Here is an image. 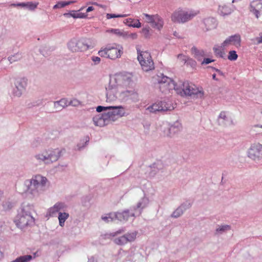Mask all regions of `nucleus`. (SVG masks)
<instances>
[{
  "mask_svg": "<svg viewBox=\"0 0 262 262\" xmlns=\"http://www.w3.org/2000/svg\"><path fill=\"white\" fill-rule=\"evenodd\" d=\"M106 101L114 102L118 101L121 103H136L139 101L138 93L135 90L122 89L105 93Z\"/></svg>",
  "mask_w": 262,
  "mask_h": 262,
  "instance_id": "1",
  "label": "nucleus"
},
{
  "mask_svg": "<svg viewBox=\"0 0 262 262\" xmlns=\"http://www.w3.org/2000/svg\"><path fill=\"white\" fill-rule=\"evenodd\" d=\"M132 74L127 72L119 73L111 76L108 85L105 87V93L127 88L132 83Z\"/></svg>",
  "mask_w": 262,
  "mask_h": 262,
  "instance_id": "2",
  "label": "nucleus"
},
{
  "mask_svg": "<svg viewBox=\"0 0 262 262\" xmlns=\"http://www.w3.org/2000/svg\"><path fill=\"white\" fill-rule=\"evenodd\" d=\"M34 209V206L32 204L24 203L21 205L14 219L17 227L23 229L34 224V219L32 215Z\"/></svg>",
  "mask_w": 262,
  "mask_h": 262,
  "instance_id": "3",
  "label": "nucleus"
},
{
  "mask_svg": "<svg viewBox=\"0 0 262 262\" xmlns=\"http://www.w3.org/2000/svg\"><path fill=\"white\" fill-rule=\"evenodd\" d=\"M47 182V178L40 174L33 176L31 179L26 180L24 182L26 192L33 197L38 196L43 190Z\"/></svg>",
  "mask_w": 262,
  "mask_h": 262,
  "instance_id": "4",
  "label": "nucleus"
},
{
  "mask_svg": "<svg viewBox=\"0 0 262 262\" xmlns=\"http://www.w3.org/2000/svg\"><path fill=\"white\" fill-rule=\"evenodd\" d=\"M199 12L197 10L179 8L172 13L171 20L174 23L185 24L192 20Z\"/></svg>",
  "mask_w": 262,
  "mask_h": 262,
  "instance_id": "5",
  "label": "nucleus"
},
{
  "mask_svg": "<svg viewBox=\"0 0 262 262\" xmlns=\"http://www.w3.org/2000/svg\"><path fill=\"white\" fill-rule=\"evenodd\" d=\"M175 91L182 96H188L193 98H202L204 95L203 91L188 81H180L177 84Z\"/></svg>",
  "mask_w": 262,
  "mask_h": 262,
  "instance_id": "6",
  "label": "nucleus"
},
{
  "mask_svg": "<svg viewBox=\"0 0 262 262\" xmlns=\"http://www.w3.org/2000/svg\"><path fill=\"white\" fill-rule=\"evenodd\" d=\"M28 83V80L26 77L16 78L14 82V85L10 90L11 96L13 97H20L26 91Z\"/></svg>",
  "mask_w": 262,
  "mask_h": 262,
  "instance_id": "7",
  "label": "nucleus"
},
{
  "mask_svg": "<svg viewBox=\"0 0 262 262\" xmlns=\"http://www.w3.org/2000/svg\"><path fill=\"white\" fill-rule=\"evenodd\" d=\"M157 77L159 89L162 93H166L170 90H176L178 83H176L171 78L162 73L158 75Z\"/></svg>",
  "mask_w": 262,
  "mask_h": 262,
  "instance_id": "8",
  "label": "nucleus"
},
{
  "mask_svg": "<svg viewBox=\"0 0 262 262\" xmlns=\"http://www.w3.org/2000/svg\"><path fill=\"white\" fill-rule=\"evenodd\" d=\"M138 60L144 71L148 72L154 69V63L149 52L145 51L138 53Z\"/></svg>",
  "mask_w": 262,
  "mask_h": 262,
  "instance_id": "9",
  "label": "nucleus"
},
{
  "mask_svg": "<svg viewBox=\"0 0 262 262\" xmlns=\"http://www.w3.org/2000/svg\"><path fill=\"white\" fill-rule=\"evenodd\" d=\"M143 15L145 18V21L149 24L152 28L159 31L163 29L164 21L160 15L158 14L150 15L147 13H143Z\"/></svg>",
  "mask_w": 262,
  "mask_h": 262,
  "instance_id": "10",
  "label": "nucleus"
},
{
  "mask_svg": "<svg viewBox=\"0 0 262 262\" xmlns=\"http://www.w3.org/2000/svg\"><path fill=\"white\" fill-rule=\"evenodd\" d=\"M174 107L170 101L163 100L157 101L148 106L146 110L149 113H156L157 112H165L173 110Z\"/></svg>",
  "mask_w": 262,
  "mask_h": 262,
  "instance_id": "11",
  "label": "nucleus"
},
{
  "mask_svg": "<svg viewBox=\"0 0 262 262\" xmlns=\"http://www.w3.org/2000/svg\"><path fill=\"white\" fill-rule=\"evenodd\" d=\"M249 158L256 162L262 160V144L259 143L251 144L247 151Z\"/></svg>",
  "mask_w": 262,
  "mask_h": 262,
  "instance_id": "12",
  "label": "nucleus"
},
{
  "mask_svg": "<svg viewBox=\"0 0 262 262\" xmlns=\"http://www.w3.org/2000/svg\"><path fill=\"white\" fill-rule=\"evenodd\" d=\"M68 49L72 52H83L84 51L82 38H72L67 43Z\"/></svg>",
  "mask_w": 262,
  "mask_h": 262,
  "instance_id": "13",
  "label": "nucleus"
},
{
  "mask_svg": "<svg viewBox=\"0 0 262 262\" xmlns=\"http://www.w3.org/2000/svg\"><path fill=\"white\" fill-rule=\"evenodd\" d=\"M117 220L121 222H126L129 219L134 220V217L139 216L135 214V210L133 207L129 209H125L122 212H116Z\"/></svg>",
  "mask_w": 262,
  "mask_h": 262,
  "instance_id": "14",
  "label": "nucleus"
},
{
  "mask_svg": "<svg viewBox=\"0 0 262 262\" xmlns=\"http://www.w3.org/2000/svg\"><path fill=\"white\" fill-rule=\"evenodd\" d=\"M241 46V37L238 34H235L230 36L223 42V46L226 48L234 46L239 48Z\"/></svg>",
  "mask_w": 262,
  "mask_h": 262,
  "instance_id": "15",
  "label": "nucleus"
},
{
  "mask_svg": "<svg viewBox=\"0 0 262 262\" xmlns=\"http://www.w3.org/2000/svg\"><path fill=\"white\" fill-rule=\"evenodd\" d=\"M182 127L181 123L179 121H177L164 129V135L165 136L171 137L175 134L180 132Z\"/></svg>",
  "mask_w": 262,
  "mask_h": 262,
  "instance_id": "16",
  "label": "nucleus"
},
{
  "mask_svg": "<svg viewBox=\"0 0 262 262\" xmlns=\"http://www.w3.org/2000/svg\"><path fill=\"white\" fill-rule=\"evenodd\" d=\"M234 9L235 7L233 5L223 3L219 5L217 13L221 16L225 17L230 15L234 11Z\"/></svg>",
  "mask_w": 262,
  "mask_h": 262,
  "instance_id": "17",
  "label": "nucleus"
},
{
  "mask_svg": "<svg viewBox=\"0 0 262 262\" xmlns=\"http://www.w3.org/2000/svg\"><path fill=\"white\" fill-rule=\"evenodd\" d=\"M67 207L65 203L58 202L56 203L52 207L49 208L47 213L51 216H54L57 213L64 211Z\"/></svg>",
  "mask_w": 262,
  "mask_h": 262,
  "instance_id": "18",
  "label": "nucleus"
},
{
  "mask_svg": "<svg viewBox=\"0 0 262 262\" xmlns=\"http://www.w3.org/2000/svg\"><path fill=\"white\" fill-rule=\"evenodd\" d=\"M191 206V204L189 201H186L178 207L171 214V216L173 218H178L181 216L184 212Z\"/></svg>",
  "mask_w": 262,
  "mask_h": 262,
  "instance_id": "19",
  "label": "nucleus"
},
{
  "mask_svg": "<svg viewBox=\"0 0 262 262\" xmlns=\"http://www.w3.org/2000/svg\"><path fill=\"white\" fill-rule=\"evenodd\" d=\"M46 152L48 164L57 161L60 157L61 150L58 148L49 149Z\"/></svg>",
  "mask_w": 262,
  "mask_h": 262,
  "instance_id": "20",
  "label": "nucleus"
},
{
  "mask_svg": "<svg viewBox=\"0 0 262 262\" xmlns=\"http://www.w3.org/2000/svg\"><path fill=\"white\" fill-rule=\"evenodd\" d=\"M250 11L258 18L262 11V0H254L250 3Z\"/></svg>",
  "mask_w": 262,
  "mask_h": 262,
  "instance_id": "21",
  "label": "nucleus"
},
{
  "mask_svg": "<svg viewBox=\"0 0 262 262\" xmlns=\"http://www.w3.org/2000/svg\"><path fill=\"white\" fill-rule=\"evenodd\" d=\"M122 53V48L121 47L117 48L110 45L108 46V58L115 59L120 57Z\"/></svg>",
  "mask_w": 262,
  "mask_h": 262,
  "instance_id": "22",
  "label": "nucleus"
},
{
  "mask_svg": "<svg viewBox=\"0 0 262 262\" xmlns=\"http://www.w3.org/2000/svg\"><path fill=\"white\" fill-rule=\"evenodd\" d=\"M149 203V199L146 197L142 198L137 204L136 206H133L135 210V214L140 215L142 210L146 208Z\"/></svg>",
  "mask_w": 262,
  "mask_h": 262,
  "instance_id": "23",
  "label": "nucleus"
},
{
  "mask_svg": "<svg viewBox=\"0 0 262 262\" xmlns=\"http://www.w3.org/2000/svg\"><path fill=\"white\" fill-rule=\"evenodd\" d=\"M93 121L95 126L102 127L107 124V122L103 113L98 114L94 116L93 118Z\"/></svg>",
  "mask_w": 262,
  "mask_h": 262,
  "instance_id": "24",
  "label": "nucleus"
},
{
  "mask_svg": "<svg viewBox=\"0 0 262 262\" xmlns=\"http://www.w3.org/2000/svg\"><path fill=\"white\" fill-rule=\"evenodd\" d=\"M83 7L81 8L79 10L75 11L72 10L68 13L63 14V16L66 17H72L74 18H85L87 17L88 15L86 13L80 12V11L83 10Z\"/></svg>",
  "mask_w": 262,
  "mask_h": 262,
  "instance_id": "25",
  "label": "nucleus"
},
{
  "mask_svg": "<svg viewBox=\"0 0 262 262\" xmlns=\"http://www.w3.org/2000/svg\"><path fill=\"white\" fill-rule=\"evenodd\" d=\"M203 23L206 31H209L216 28L217 21L215 18L209 17L203 20Z\"/></svg>",
  "mask_w": 262,
  "mask_h": 262,
  "instance_id": "26",
  "label": "nucleus"
},
{
  "mask_svg": "<svg viewBox=\"0 0 262 262\" xmlns=\"http://www.w3.org/2000/svg\"><path fill=\"white\" fill-rule=\"evenodd\" d=\"M111 107L112 108L111 110L113 111L115 117H116V120L119 117H122L125 116V108L122 105L111 106Z\"/></svg>",
  "mask_w": 262,
  "mask_h": 262,
  "instance_id": "27",
  "label": "nucleus"
},
{
  "mask_svg": "<svg viewBox=\"0 0 262 262\" xmlns=\"http://www.w3.org/2000/svg\"><path fill=\"white\" fill-rule=\"evenodd\" d=\"M69 105L68 100L66 98L61 99L54 102V107L56 111H60Z\"/></svg>",
  "mask_w": 262,
  "mask_h": 262,
  "instance_id": "28",
  "label": "nucleus"
},
{
  "mask_svg": "<svg viewBox=\"0 0 262 262\" xmlns=\"http://www.w3.org/2000/svg\"><path fill=\"white\" fill-rule=\"evenodd\" d=\"M84 51L91 49L96 45V41L93 38H82Z\"/></svg>",
  "mask_w": 262,
  "mask_h": 262,
  "instance_id": "29",
  "label": "nucleus"
},
{
  "mask_svg": "<svg viewBox=\"0 0 262 262\" xmlns=\"http://www.w3.org/2000/svg\"><path fill=\"white\" fill-rule=\"evenodd\" d=\"M123 23L129 27L133 28H140L141 27V23L139 19H135L132 18L124 19Z\"/></svg>",
  "mask_w": 262,
  "mask_h": 262,
  "instance_id": "30",
  "label": "nucleus"
},
{
  "mask_svg": "<svg viewBox=\"0 0 262 262\" xmlns=\"http://www.w3.org/2000/svg\"><path fill=\"white\" fill-rule=\"evenodd\" d=\"M191 52L199 61H202V58L205 55V52L203 50L199 49L195 47L191 48Z\"/></svg>",
  "mask_w": 262,
  "mask_h": 262,
  "instance_id": "31",
  "label": "nucleus"
},
{
  "mask_svg": "<svg viewBox=\"0 0 262 262\" xmlns=\"http://www.w3.org/2000/svg\"><path fill=\"white\" fill-rule=\"evenodd\" d=\"M38 3H33L31 2L27 3H18V6L25 8L28 10L33 11L37 7Z\"/></svg>",
  "mask_w": 262,
  "mask_h": 262,
  "instance_id": "32",
  "label": "nucleus"
},
{
  "mask_svg": "<svg viewBox=\"0 0 262 262\" xmlns=\"http://www.w3.org/2000/svg\"><path fill=\"white\" fill-rule=\"evenodd\" d=\"M112 108L110 106H108L106 112H103V114L107 121L109 123L110 121L114 122L116 120V117L113 113Z\"/></svg>",
  "mask_w": 262,
  "mask_h": 262,
  "instance_id": "33",
  "label": "nucleus"
},
{
  "mask_svg": "<svg viewBox=\"0 0 262 262\" xmlns=\"http://www.w3.org/2000/svg\"><path fill=\"white\" fill-rule=\"evenodd\" d=\"M230 230H231V226L230 225H217L215 231V234L216 235H221L227 232L228 231H229Z\"/></svg>",
  "mask_w": 262,
  "mask_h": 262,
  "instance_id": "34",
  "label": "nucleus"
},
{
  "mask_svg": "<svg viewBox=\"0 0 262 262\" xmlns=\"http://www.w3.org/2000/svg\"><path fill=\"white\" fill-rule=\"evenodd\" d=\"M47 155L46 150H45L36 154L34 157L39 162H44L46 164H48Z\"/></svg>",
  "mask_w": 262,
  "mask_h": 262,
  "instance_id": "35",
  "label": "nucleus"
},
{
  "mask_svg": "<svg viewBox=\"0 0 262 262\" xmlns=\"http://www.w3.org/2000/svg\"><path fill=\"white\" fill-rule=\"evenodd\" d=\"M69 214L66 212H59L58 213V219L59 221V225L63 227L64 226L66 221L69 217Z\"/></svg>",
  "mask_w": 262,
  "mask_h": 262,
  "instance_id": "36",
  "label": "nucleus"
},
{
  "mask_svg": "<svg viewBox=\"0 0 262 262\" xmlns=\"http://www.w3.org/2000/svg\"><path fill=\"white\" fill-rule=\"evenodd\" d=\"M228 118L227 117L225 112H222L219 117L218 122L220 125H226L228 124Z\"/></svg>",
  "mask_w": 262,
  "mask_h": 262,
  "instance_id": "37",
  "label": "nucleus"
},
{
  "mask_svg": "<svg viewBox=\"0 0 262 262\" xmlns=\"http://www.w3.org/2000/svg\"><path fill=\"white\" fill-rule=\"evenodd\" d=\"M137 233V231H133L125 234L124 235L126 237L127 243L134 242L136 239Z\"/></svg>",
  "mask_w": 262,
  "mask_h": 262,
  "instance_id": "38",
  "label": "nucleus"
},
{
  "mask_svg": "<svg viewBox=\"0 0 262 262\" xmlns=\"http://www.w3.org/2000/svg\"><path fill=\"white\" fill-rule=\"evenodd\" d=\"M225 48H226V47L223 46L222 43L221 45H215L213 48V50L216 55L222 57L223 55V50Z\"/></svg>",
  "mask_w": 262,
  "mask_h": 262,
  "instance_id": "39",
  "label": "nucleus"
},
{
  "mask_svg": "<svg viewBox=\"0 0 262 262\" xmlns=\"http://www.w3.org/2000/svg\"><path fill=\"white\" fill-rule=\"evenodd\" d=\"M14 202L10 200V199H6L3 201L2 206L5 210L11 209L14 205Z\"/></svg>",
  "mask_w": 262,
  "mask_h": 262,
  "instance_id": "40",
  "label": "nucleus"
},
{
  "mask_svg": "<svg viewBox=\"0 0 262 262\" xmlns=\"http://www.w3.org/2000/svg\"><path fill=\"white\" fill-rule=\"evenodd\" d=\"M101 219L106 223L112 222L115 220H117L116 213L115 212L110 213L104 216H102Z\"/></svg>",
  "mask_w": 262,
  "mask_h": 262,
  "instance_id": "41",
  "label": "nucleus"
},
{
  "mask_svg": "<svg viewBox=\"0 0 262 262\" xmlns=\"http://www.w3.org/2000/svg\"><path fill=\"white\" fill-rule=\"evenodd\" d=\"M114 242L116 244L120 246L124 245L127 243L126 237L125 236L124 234L122 236L115 238Z\"/></svg>",
  "mask_w": 262,
  "mask_h": 262,
  "instance_id": "42",
  "label": "nucleus"
},
{
  "mask_svg": "<svg viewBox=\"0 0 262 262\" xmlns=\"http://www.w3.org/2000/svg\"><path fill=\"white\" fill-rule=\"evenodd\" d=\"M151 29L148 26L144 27L142 30L141 33L143 35L144 37L146 38H149L151 35Z\"/></svg>",
  "mask_w": 262,
  "mask_h": 262,
  "instance_id": "43",
  "label": "nucleus"
},
{
  "mask_svg": "<svg viewBox=\"0 0 262 262\" xmlns=\"http://www.w3.org/2000/svg\"><path fill=\"white\" fill-rule=\"evenodd\" d=\"M107 33H113L118 36L121 37L123 38V36L125 35V31L120 30L119 29H111L106 30Z\"/></svg>",
  "mask_w": 262,
  "mask_h": 262,
  "instance_id": "44",
  "label": "nucleus"
},
{
  "mask_svg": "<svg viewBox=\"0 0 262 262\" xmlns=\"http://www.w3.org/2000/svg\"><path fill=\"white\" fill-rule=\"evenodd\" d=\"M74 3L73 1H68V2H64V1H60L58 2L56 5H55L53 6V9H59L63 8L69 5L72 4Z\"/></svg>",
  "mask_w": 262,
  "mask_h": 262,
  "instance_id": "45",
  "label": "nucleus"
},
{
  "mask_svg": "<svg viewBox=\"0 0 262 262\" xmlns=\"http://www.w3.org/2000/svg\"><path fill=\"white\" fill-rule=\"evenodd\" d=\"M89 142V137H86L83 140H81L80 142L77 145V149L81 150L83 149Z\"/></svg>",
  "mask_w": 262,
  "mask_h": 262,
  "instance_id": "46",
  "label": "nucleus"
},
{
  "mask_svg": "<svg viewBox=\"0 0 262 262\" xmlns=\"http://www.w3.org/2000/svg\"><path fill=\"white\" fill-rule=\"evenodd\" d=\"M21 55L20 53H17L13 55L8 57V59L10 63L17 61L21 58Z\"/></svg>",
  "mask_w": 262,
  "mask_h": 262,
  "instance_id": "47",
  "label": "nucleus"
},
{
  "mask_svg": "<svg viewBox=\"0 0 262 262\" xmlns=\"http://www.w3.org/2000/svg\"><path fill=\"white\" fill-rule=\"evenodd\" d=\"M123 232H124L123 230L119 229L118 231H117L116 232L110 233H106L102 236L103 238H104L105 239H110V238H112V237L115 236L117 234L121 233Z\"/></svg>",
  "mask_w": 262,
  "mask_h": 262,
  "instance_id": "48",
  "label": "nucleus"
},
{
  "mask_svg": "<svg viewBox=\"0 0 262 262\" xmlns=\"http://www.w3.org/2000/svg\"><path fill=\"white\" fill-rule=\"evenodd\" d=\"M238 55L235 51L232 50L229 52L228 59L230 61H235L237 59Z\"/></svg>",
  "mask_w": 262,
  "mask_h": 262,
  "instance_id": "49",
  "label": "nucleus"
},
{
  "mask_svg": "<svg viewBox=\"0 0 262 262\" xmlns=\"http://www.w3.org/2000/svg\"><path fill=\"white\" fill-rule=\"evenodd\" d=\"M128 14H111V13H107L106 14V17L107 19H109L113 18H118V17H127L129 15Z\"/></svg>",
  "mask_w": 262,
  "mask_h": 262,
  "instance_id": "50",
  "label": "nucleus"
},
{
  "mask_svg": "<svg viewBox=\"0 0 262 262\" xmlns=\"http://www.w3.org/2000/svg\"><path fill=\"white\" fill-rule=\"evenodd\" d=\"M164 167V165L161 161H157L153 164L152 166L154 169H157L158 170L163 169Z\"/></svg>",
  "mask_w": 262,
  "mask_h": 262,
  "instance_id": "51",
  "label": "nucleus"
},
{
  "mask_svg": "<svg viewBox=\"0 0 262 262\" xmlns=\"http://www.w3.org/2000/svg\"><path fill=\"white\" fill-rule=\"evenodd\" d=\"M98 55L101 57L108 58V46L104 49H101L98 52Z\"/></svg>",
  "mask_w": 262,
  "mask_h": 262,
  "instance_id": "52",
  "label": "nucleus"
},
{
  "mask_svg": "<svg viewBox=\"0 0 262 262\" xmlns=\"http://www.w3.org/2000/svg\"><path fill=\"white\" fill-rule=\"evenodd\" d=\"M125 35L123 36V38H132V39H136L138 37V34L136 33H129L125 31Z\"/></svg>",
  "mask_w": 262,
  "mask_h": 262,
  "instance_id": "53",
  "label": "nucleus"
},
{
  "mask_svg": "<svg viewBox=\"0 0 262 262\" xmlns=\"http://www.w3.org/2000/svg\"><path fill=\"white\" fill-rule=\"evenodd\" d=\"M68 103L69 105L78 106L81 104V102L76 99H73L70 102L68 101Z\"/></svg>",
  "mask_w": 262,
  "mask_h": 262,
  "instance_id": "54",
  "label": "nucleus"
},
{
  "mask_svg": "<svg viewBox=\"0 0 262 262\" xmlns=\"http://www.w3.org/2000/svg\"><path fill=\"white\" fill-rule=\"evenodd\" d=\"M108 106H98L96 107V111L98 113H100L102 112H106Z\"/></svg>",
  "mask_w": 262,
  "mask_h": 262,
  "instance_id": "55",
  "label": "nucleus"
},
{
  "mask_svg": "<svg viewBox=\"0 0 262 262\" xmlns=\"http://www.w3.org/2000/svg\"><path fill=\"white\" fill-rule=\"evenodd\" d=\"M214 60L211 59L210 58H204L203 61H202L201 64H207L211 62H213Z\"/></svg>",
  "mask_w": 262,
  "mask_h": 262,
  "instance_id": "56",
  "label": "nucleus"
},
{
  "mask_svg": "<svg viewBox=\"0 0 262 262\" xmlns=\"http://www.w3.org/2000/svg\"><path fill=\"white\" fill-rule=\"evenodd\" d=\"M92 61L95 63V64H97L100 62V58L97 56H93L92 57Z\"/></svg>",
  "mask_w": 262,
  "mask_h": 262,
  "instance_id": "57",
  "label": "nucleus"
},
{
  "mask_svg": "<svg viewBox=\"0 0 262 262\" xmlns=\"http://www.w3.org/2000/svg\"><path fill=\"white\" fill-rule=\"evenodd\" d=\"M255 40L257 41V44L262 43V33H260L259 34V36L255 38Z\"/></svg>",
  "mask_w": 262,
  "mask_h": 262,
  "instance_id": "58",
  "label": "nucleus"
},
{
  "mask_svg": "<svg viewBox=\"0 0 262 262\" xmlns=\"http://www.w3.org/2000/svg\"><path fill=\"white\" fill-rule=\"evenodd\" d=\"M178 58L182 60L184 63L186 62L187 59V57L182 54H179L178 55Z\"/></svg>",
  "mask_w": 262,
  "mask_h": 262,
  "instance_id": "59",
  "label": "nucleus"
},
{
  "mask_svg": "<svg viewBox=\"0 0 262 262\" xmlns=\"http://www.w3.org/2000/svg\"><path fill=\"white\" fill-rule=\"evenodd\" d=\"M94 7H92V6H90V7H89L87 8L86 12V13H88V12H91V11H92L94 10Z\"/></svg>",
  "mask_w": 262,
  "mask_h": 262,
  "instance_id": "60",
  "label": "nucleus"
},
{
  "mask_svg": "<svg viewBox=\"0 0 262 262\" xmlns=\"http://www.w3.org/2000/svg\"><path fill=\"white\" fill-rule=\"evenodd\" d=\"M212 78L215 80H217V79L216 78V75L215 74H213Z\"/></svg>",
  "mask_w": 262,
  "mask_h": 262,
  "instance_id": "61",
  "label": "nucleus"
},
{
  "mask_svg": "<svg viewBox=\"0 0 262 262\" xmlns=\"http://www.w3.org/2000/svg\"><path fill=\"white\" fill-rule=\"evenodd\" d=\"M17 5H18V3H17V4H11L10 6H12V7H16V6H18Z\"/></svg>",
  "mask_w": 262,
  "mask_h": 262,
  "instance_id": "62",
  "label": "nucleus"
},
{
  "mask_svg": "<svg viewBox=\"0 0 262 262\" xmlns=\"http://www.w3.org/2000/svg\"><path fill=\"white\" fill-rule=\"evenodd\" d=\"M214 70H215V71H216L218 73H221V71L219 69H214Z\"/></svg>",
  "mask_w": 262,
  "mask_h": 262,
  "instance_id": "63",
  "label": "nucleus"
},
{
  "mask_svg": "<svg viewBox=\"0 0 262 262\" xmlns=\"http://www.w3.org/2000/svg\"><path fill=\"white\" fill-rule=\"evenodd\" d=\"M37 105V104H33V105H30L29 104H28V106L29 107H31L32 106H35V105Z\"/></svg>",
  "mask_w": 262,
  "mask_h": 262,
  "instance_id": "64",
  "label": "nucleus"
}]
</instances>
